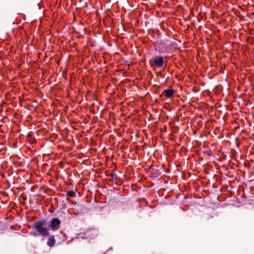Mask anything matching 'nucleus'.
Returning <instances> with one entry per match:
<instances>
[{"label": "nucleus", "instance_id": "1", "mask_svg": "<svg viewBox=\"0 0 254 254\" xmlns=\"http://www.w3.org/2000/svg\"><path fill=\"white\" fill-rule=\"evenodd\" d=\"M45 223L44 221H37L33 224V228L38 232V235L43 237L49 235V229L44 227Z\"/></svg>", "mask_w": 254, "mask_h": 254}, {"label": "nucleus", "instance_id": "2", "mask_svg": "<svg viewBox=\"0 0 254 254\" xmlns=\"http://www.w3.org/2000/svg\"><path fill=\"white\" fill-rule=\"evenodd\" d=\"M164 63L163 58L161 56H156L154 60H149L150 65L153 66L154 64L157 67H161L163 66Z\"/></svg>", "mask_w": 254, "mask_h": 254}, {"label": "nucleus", "instance_id": "3", "mask_svg": "<svg viewBox=\"0 0 254 254\" xmlns=\"http://www.w3.org/2000/svg\"><path fill=\"white\" fill-rule=\"evenodd\" d=\"M61 221L58 218H54L50 221V227L53 231H56L60 228Z\"/></svg>", "mask_w": 254, "mask_h": 254}, {"label": "nucleus", "instance_id": "4", "mask_svg": "<svg viewBox=\"0 0 254 254\" xmlns=\"http://www.w3.org/2000/svg\"><path fill=\"white\" fill-rule=\"evenodd\" d=\"M47 240V245L50 247H53L55 243L56 240L55 239V236L54 235H50L49 234Z\"/></svg>", "mask_w": 254, "mask_h": 254}, {"label": "nucleus", "instance_id": "5", "mask_svg": "<svg viewBox=\"0 0 254 254\" xmlns=\"http://www.w3.org/2000/svg\"><path fill=\"white\" fill-rule=\"evenodd\" d=\"M175 91L171 88H168L163 91V93H164L166 97L170 98L171 97L174 93Z\"/></svg>", "mask_w": 254, "mask_h": 254}, {"label": "nucleus", "instance_id": "6", "mask_svg": "<svg viewBox=\"0 0 254 254\" xmlns=\"http://www.w3.org/2000/svg\"><path fill=\"white\" fill-rule=\"evenodd\" d=\"M109 176L111 177V180L113 183H115L116 184H118L119 183L120 179L116 174H111L110 175H109Z\"/></svg>", "mask_w": 254, "mask_h": 254}, {"label": "nucleus", "instance_id": "7", "mask_svg": "<svg viewBox=\"0 0 254 254\" xmlns=\"http://www.w3.org/2000/svg\"><path fill=\"white\" fill-rule=\"evenodd\" d=\"M67 195H68L70 197H73L75 196V193H74V192L73 190H71L67 192Z\"/></svg>", "mask_w": 254, "mask_h": 254}, {"label": "nucleus", "instance_id": "8", "mask_svg": "<svg viewBox=\"0 0 254 254\" xmlns=\"http://www.w3.org/2000/svg\"><path fill=\"white\" fill-rule=\"evenodd\" d=\"M93 231H94V230H93L92 229H90V230H86V233H85V234L86 235V238L87 237L88 238H90V234L92 233ZM92 237H91V238H92Z\"/></svg>", "mask_w": 254, "mask_h": 254}, {"label": "nucleus", "instance_id": "9", "mask_svg": "<svg viewBox=\"0 0 254 254\" xmlns=\"http://www.w3.org/2000/svg\"><path fill=\"white\" fill-rule=\"evenodd\" d=\"M204 153L206 155H207L208 156H211L213 155V153L211 150L206 151H205Z\"/></svg>", "mask_w": 254, "mask_h": 254}, {"label": "nucleus", "instance_id": "10", "mask_svg": "<svg viewBox=\"0 0 254 254\" xmlns=\"http://www.w3.org/2000/svg\"><path fill=\"white\" fill-rule=\"evenodd\" d=\"M33 235L34 236H36V234H35V233H33Z\"/></svg>", "mask_w": 254, "mask_h": 254}]
</instances>
